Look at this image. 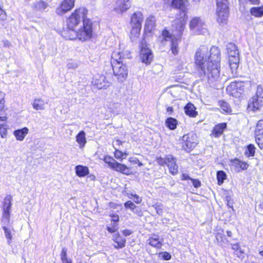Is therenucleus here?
<instances>
[{"mask_svg": "<svg viewBox=\"0 0 263 263\" xmlns=\"http://www.w3.org/2000/svg\"><path fill=\"white\" fill-rule=\"evenodd\" d=\"M220 61V50L216 46H213L209 51L207 47L201 46L195 53V64L203 74L207 76L211 84L214 85L219 80Z\"/></svg>", "mask_w": 263, "mask_h": 263, "instance_id": "f257e3e1", "label": "nucleus"}, {"mask_svg": "<svg viewBox=\"0 0 263 263\" xmlns=\"http://www.w3.org/2000/svg\"><path fill=\"white\" fill-rule=\"evenodd\" d=\"M186 20L176 21L173 25H176V28L173 34H171L167 30H164L162 33V36L165 41H171V51L174 55L178 53V42L180 41L182 32L185 28Z\"/></svg>", "mask_w": 263, "mask_h": 263, "instance_id": "f03ea898", "label": "nucleus"}, {"mask_svg": "<svg viewBox=\"0 0 263 263\" xmlns=\"http://www.w3.org/2000/svg\"><path fill=\"white\" fill-rule=\"evenodd\" d=\"M92 23L90 20H84L83 27L77 30H71L70 33L68 34L67 31H62V35L66 40H74L85 41L92 36Z\"/></svg>", "mask_w": 263, "mask_h": 263, "instance_id": "7ed1b4c3", "label": "nucleus"}, {"mask_svg": "<svg viewBox=\"0 0 263 263\" xmlns=\"http://www.w3.org/2000/svg\"><path fill=\"white\" fill-rule=\"evenodd\" d=\"M121 55L119 51H114L111 56V63L113 72L118 80L123 82L127 77L128 70L123 61H120Z\"/></svg>", "mask_w": 263, "mask_h": 263, "instance_id": "20e7f679", "label": "nucleus"}, {"mask_svg": "<svg viewBox=\"0 0 263 263\" xmlns=\"http://www.w3.org/2000/svg\"><path fill=\"white\" fill-rule=\"evenodd\" d=\"M87 13V10L84 7L75 10L67 20V28L63 31H67V33L70 34L71 30H75L81 21H83V23L84 20H88L86 18Z\"/></svg>", "mask_w": 263, "mask_h": 263, "instance_id": "39448f33", "label": "nucleus"}, {"mask_svg": "<svg viewBox=\"0 0 263 263\" xmlns=\"http://www.w3.org/2000/svg\"><path fill=\"white\" fill-rule=\"evenodd\" d=\"M227 52L229 55V65L232 72H236L239 62V53L237 47L232 43L227 45Z\"/></svg>", "mask_w": 263, "mask_h": 263, "instance_id": "423d86ee", "label": "nucleus"}, {"mask_svg": "<svg viewBox=\"0 0 263 263\" xmlns=\"http://www.w3.org/2000/svg\"><path fill=\"white\" fill-rule=\"evenodd\" d=\"M217 22L221 25L227 23L229 15L228 0H216Z\"/></svg>", "mask_w": 263, "mask_h": 263, "instance_id": "0eeeda50", "label": "nucleus"}, {"mask_svg": "<svg viewBox=\"0 0 263 263\" xmlns=\"http://www.w3.org/2000/svg\"><path fill=\"white\" fill-rule=\"evenodd\" d=\"M164 3L166 4H170L171 6L176 9H178L182 11V20L187 19L186 12L187 7L189 6V2L187 0H164Z\"/></svg>", "mask_w": 263, "mask_h": 263, "instance_id": "6e6552de", "label": "nucleus"}, {"mask_svg": "<svg viewBox=\"0 0 263 263\" xmlns=\"http://www.w3.org/2000/svg\"><path fill=\"white\" fill-rule=\"evenodd\" d=\"M190 28L195 33L203 34L207 32L206 25L199 17H195L190 22Z\"/></svg>", "mask_w": 263, "mask_h": 263, "instance_id": "1a4fd4ad", "label": "nucleus"}, {"mask_svg": "<svg viewBox=\"0 0 263 263\" xmlns=\"http://www.w3.org/2000/svg\"><path fill=\"white\" fill-rule=\"evenodd\" d=\"M182 141L183 148L190 151L195 148L197 144V137L196 134L190 133L184 135L182 138Z\"/></svg>", "mask_w": 263, "mask_h": 263, "instance_id": "9d476101", "label": "nucleus"}, {"mask_svg": "<svg viewBox=\"0 0 263 263\" xmlns=\"http://www.w3.org/2000/svg\"><path fill=\"white\" fill-rule=\"evenodd\" d=\"M140 59L141 62L146 65H149L153 59V53L147 45L142 41L140 45Z\"/></svg>", "mask_w": 263, "mask_h": 263, "instance_id": "9b49d317", "label": "nucleus"}, {"mask_svg": "<svg viewBox=\"0 0 263 263\" xmlns=\"http://www.w3.org/2000/svg\"><path fill=\"white\" fill-rule=\"evenodd\" d=\"M12 197L10 195H7L3 203V219L7 223L9 222L10 211L12 206Z\"/></svg>", "mask_w": 263, "mask_h": 263, "instance_id": "f8f14e48", "label": "nucleus"}, {"mask_svg": "<svg viewBox=\"0 0 263 263\" xmlns=\"http://www.w3.org/2000/svg\"><path fill=\"white\" fill-rule=\"evenodd\" d=\"M214 232L216 241L219 246L227 247L229 245V240L226 237L223 229L217 227Z\"/></svg>", "mask_w": 263, "mask_h": 263, "instance_id": "ddd939ff", "label": "nucleus"}, {"mask_svg": "<svg viewBox=\"0 0 263 263\" xmlns=\"http://www.w3.org/2000/svg\"><path fill=\"white\" fill-rule=\"evenodd\" d=\"M132 0H117L114 6V10L118 13H122L131 6Z\"/></svg>", "mask_w": 263, "mask_h": 263, "instance_id": "4468645a", "label": "nucleus"}, {"mask_svg": "<svg viewBox=\"0 0 263 263\" xmlns=\"http://www.w3.org/2000/svg\"><path fill=\"white\" fill-rule=\"evenodd\" d=\"M75 0H64L57 9L56 13L59 15H62L74 7Z\"/></svg>", "mask_w": 263, "mask_h": 263, "instance_id": "2eb2a0df", "label": "nucleus"}, {"mask_svg": "<svg viewBox=\"0 0 263 263\" xmlns=\"http://www.w3.org/2000/svg\"><path fill=\"white\" fill-rule=\"evenodd\" d=\"M166 165L169 168L170 172L173 175L177 174L178 172V166L176 164V158L172 155L166 156Z\"/></svg>", "mask_w": 263, "mask_h": 263, "instance_id": "dca6fc26", "label": "nucleus"}, {"mask_svg": "<svg viewBox=\"0 0 263 263\" xmlns=\"http://www.w3.org/2000/svg\"><path fill=\"white\" fill-rule=\"evenodd\" d=\"M263 106V97L254 96L250 99L248 107L254 111Z\"/></svg>", "mask_w": 263, "mask_h": 263, "instance_id": "f3484780", "label": "nucleus"}, {"mask_svg": "<svg viewBox=\"0 0 263 263\" xmlns=\"http://www.w3.org/2000/svg\"><path fill=\"white\" fill-rule=\"evenodd\" d=\"M143 21L142 13L140 11L135 12L131 16L130 25L131 26L141 27Z\"/></svg>", "mask_w": 263, "mask_h": 263, "instance_id": "a211bd4d", "label": "nucleus"}, {"mask_svg": "<svg viewBox=\"0 0 263 263\" xmlns=\"http://www.w3.org/2000/svg\"><path fill=\"white\" fill-rule=\"evenodd\" d=\"M3 230L4 232L5 238L7 239V244L9 246H12L13 236L14 235V230L13 228L7 227L6 226L3 227Z\"/></svg>", "mask_w": 263, "mask_h": 263, "instance_id": "6ab92c4d", "label": "nucleus"}, {"mask_svg": "<svg viewBox=\"0 0 263 263\" xmlns=\"http://www.w3.org/2000/svg\"><path fill=\"white\" fill-rule=\"evenodd\" d=\"M112 169L125 175H129L132 173L131 170L129 167L124 164L118 163L117 161L114 163Z\"/></svg>", "mask_w": 263, "mask_h": 263, "instance_id": "aec40b11", "label": "nucleus"}, {"mask_svg": "<svg viewBox=\"0 0 263 263\" xmlns=\"http://www.w3.org/2000/svg\"><path fill=\"white\" fill-rule=\"evenodd\" d=\"M162 239L156 235H152L148 239V243L152 247L160 248L162 245Z\"/></svg>", "mask_w": 263, "mask_h": 263, "instance_id": "412c9836", "label": "nucleus"}, {"mask_svg": "<svg viewBox=\"0 0 263 263\" xmlns=\"http://www.w3.org/2000/svg\"><path fill=\"white\" fill-rule=\"evenodd\" d=\"M29 129L27 127H24L20 129L14 131L13 135L17 141H22L28 134Z\"/></svg>", "mask_w": 263, "mask_h": 263, "instance_id": "4be33fe9", "label": "nucleus"}, {"mask_svg": "<svg viewBox=\"0 0 263 263\" xmlns=\"http://www.w3.org/2000/svg\"><path fill=\"white\" fill-rule=\"evenodd\" d=\"M227 127L226 123H221L216 125L213 128L211 135L214 137L217 138L221 136L224 129Z\"/></svg>", "mask_w": 263, "mask_h": 263, "instance_id": "5701e85b", "label": "nucleus"}, {"mask_svg": "<svg viewBox=\"0 0 263 263\" xmlns=\"http://www.w3.org/2000/svg\"><path fill=\"white\" fill-rule=\"evenodd\" d=\"M112 240L117 243V245L114 246L115 248L117 249L122 248L125 246L126 241L125 238L120 236L118 233L115 234L113 235Z\"/></svg>", "mask_w": 263, "mask_h": 263, "instance_id": "b1692460", "label": "nucleus"}, {"mask_svg": "<svg viewBox=\"0 0 263 263\" xmlns=\"http://www.w3.org/2000/svg\"><path fill=\"white\" fill-rule=\"evenodd\" d=\"M184 112L187 116L191 117H195L197 115V112L196 111V107L191 103H187L184 107Z\"/></svg>", "mask_w": 263, "mask_h": 263, "instance_id": "393cba45", "label": "nucleus"}, {"mask_svg": "<svg viewBox=\"0 0 263 263\" xmlns=\"http://www.w3.org/2000/svg\"><path fill=\"white\" fill-rule=\"evenodd\" d=\"M75 170L76 175L79 177H84L87 175L89 173L88 167L81 165L76 166Z\"/></svg>", "mask_w": 263, "mask_h": 263, "instance_id": "a878e982", "label": "nucleus"}, {"mask_svg": "<svg viewBox=\"0 0 263 263\" xmlns=\"http://www.w3.org/2000/svg\"><path fill=\"white\" fill-rule=\"evenodd\" d=\"M155 25V18L153 16L147 17L145 21V30L148 32H151Z\"/></svg>", "mask_w": 263, "mask_h": 263, "instance_id": "bb28decb", "label": "nucleus"}, {"mask_svg": "<svg viewBox=\"0 0 263 263\" xmlns=\"http://www.w3.org/2000/svg\"><path fill=\"white\" fill-rule=\"evenodd\" d=\"M76 141L79 143L80 148L83 147L86 143L85 133L81 131L76 136Z\"/></svg>", "mask_w": 263, "mask_h": 263, "instance_id": "cd10ccee", "label": "nucleus"}, {"mask_svg": "<svg viewBox=\"0 0 263 263\" xmlns=\"http://www.w3.org/2000/svg\"><path fill=\"white\" fill-rule=\"evenodd\" d=\"M255 140L259 147L263 148V129L255 130Z\"/></svg>", "mask_w": 263, "mask_h": 263, "instance_id": "c85d7f7f", "label": "nucleus"}, {"mask_svg": "<svg viewBox=\"0 0 263 263\" xmlns=\"http://www.w3.org/2000/svg\"><path fill=\"white\" fill-rule=\"evenodd\" d=\"M45 105L44 101L39 98L35 99L32 103L33 108L36 110L44 109Z\"/></svg>", "mask_w": 263, "mask_h": 263, "instance_id": "c756f323", "label": "nucleus"}, {"mask_svg": "<svg viewBox=\"0 0 263 263\" xmlns=\"http://www.w3.org/2000/svg\"><path fill=\"white\" fill-rule=\"evenodd\" d=\"M250 14L255 17H260L263 15V6L254 7L250 9Z\"/></svg>", "mask_w": 263, "mask_h": 263, "instance_id": "7c9ffc66", "label": "nucleus"}, {"mask_svg": "<svg viewBox=\"0 0 263 263\" xmlns=\"http://www.w3.org/2000/svg\"><path fill=\"white\" fill-rule=\"evenodd\" d=\"M131 27L130 39L134 41L139 37L141 27L131 26Z\"/></svg>", "mask_w": 263, "mask_h": 263, "instance_id": "2f4dec72", "label": "nucleus"}, {"mask_svg": "<svg viewBox=\"0 0 263 263\" xmlns=\"http://www.w3.org/2000/svg\"><path fill=\"white\" fill-rule=\"evenodd\" d=\"M177 123V120L171 117L167 118L165 121L166 125L171 130H174L176 128Z\"/></svg>", "mask_w": 263, "mask_h": 263, "instance_id": "473e14b6", "label": "nucleus"}, {"mask_svg": "<svg viewBox=\"0 0 263 263\" xmlns=\"http://www.w3.org/2000/svg\"><path fill=\"white\" fill-rule=\"evenodd\" d=\"M48 7V4L43 1H39L33 4V7L36 10L43 11Z\"/></svg>", "mask_w": 263, "mask_h": 263, "instance_id": "72a5a7b5", "label": "nucleus"}, {"mask_svg": "<svg viewBox=\"0 0 263 263\" xmlns=\"http://www.w3.org/2000/svg\"><path fill=\"white\" fill-rule=\"evenodd\" d=\"M219 104L223 112L228 114L231 112V108L227 102L223 101H220L219 102Z\"/></svg>", "mask_w": 263, "mask_h": 263, "instance_id": "f704fd0d", "label": "nucleus"}, {"mask_svg": "<svg viewBox=\"0 0 263 263\" xmlns=\"http://www.w3.org/2000/svg\"><path fill=\"white\" fill-rule=\"evenodd\" d=\"M227 175L223 171H219L217 172V179L218 185H221L225 179H226Z\"/></svg>", "mask_w": 263, "mask_h": 263, "instance_id": "c9c22d12", "label": "nucleus"}, {"mask_svg": "<svg viewBox=\"0 0 263 263\" xmlns=\"http://www.w3.org/2000/svg\"><path fill=\"white\" fill-rule=\"evenodd\" d=\"M5 96V94L4 93L0 91V111L2 110L4 108ZM5 119H6V117L5 116H1V114H0V120L2 121H3Z\"/></svg>", "mask_w": 263, "mask_h": 263, "instance_id": "e433bc0d", "label": "nucleus"}, {"mask_svg": "<svg viewBox=\"0 0 263 263\" xmlns=\"http://www.w3.org/2000/svg\"><path fill=\"white\" fill-rule=\"evenodd\" d=\"M103 161L108 164V166L111 168L114 166V163L117 162L112 157L108 156H105L103 158Z\"/></svg>", "mask_w": 263, "mask_h": 263, "instance_id": "4c0bfd02", "label": "nucleus"}, {"mask_svg": "<svg viewBox=\"0 0 263 263\" xmlns=\"http://www.w3.org/2000/svg\"><path fill=\"white\" fill-rule=\"evenodd\" d=\"M235 164L237 166H239V168L237 169L238 172H239L240 170H247L249 165L246 162H241L237 159L235 160Z\"/></svg>", "mask_w": 263, "mask_h": 263, "instance_id": "58836bf2", "label": "nucleus"}, {"mask_svg": "<svg viewBox=\"0 0 263 263\" xmlns=\"http://www.w3.org/2000/svg\"><path fill=\"white\" fill-rule=\"evenodd\" d=\"M255 147L252 144H250L247 147V149L245 152V155L247 157L253 156L255 153Z\"/></svg>", "mask_w": 263, "mask_h": 263, "instance_id": "ea45409f", "label": "nucleus"}, {"mask_svg": "<svg viewBox=\"0 0 263 263\" xmlns=\"http://www.w3.org/2000/svg\"><path fill=\"white\" fill-rule=\"evenodd\" d=\"M238 86H240V83L236 81L232 82L227 87V90H236Z\"/></svg>", "mask_w": 263, "mask_h": 263, "instance_id": "a19ab883", "label": "nucleus"}, {"mask_svg": "<svg viewBox=\"0 0 263 263\" xmlns=\"http://www.w3.org/2000/svg\"><path fill=\"white\" fill-rule=\"evenodd\" d=\"M116 51H119L120 52V55H121V59L120 61H123L124 59H129L132 58L130 53L128 50L124 51L123 52H121L120 50H117Z\"/></svg>", "mask_w": 263, "mask_h": 263, "instance_id": "79ce46f5", "label": "nucleus"}, {"mask_svg": "<svg viewBox=\"0 0 263 263\" xmlns=\"http://www.w3.org/2000/svg\"><path fill=\"white\" fill-rule=\"evenodd\" d=\"M79 64L77 62L74 61H69L67 63V67L69 69H76L78 68Z\"/></svg>", "mask_w": 263, "mask_h": 263, "instance_id": "37998d69", "label": "nucleus"}, {"mask_svg": "<svg viewBox=\"0 0 263 263\" xmlns=\"http://www.w3.org/2000/svg\"><path fill=\"white\" fill-rule=\"evenodd\" d=\"M115 157L117 159H124L125 158V157L128 155L126 153H123L121 151L116 149L115 152Z\"/></svg>", "mask_w": 263, "mask_h": 263, "instance_id": "c03bdc74", "label": "nucleus"}, {"mask_svg": "<svg viewBox=\"0 0 263 263\" xmlns=\"http://www.w3.org/2000/svg\"><path fill=\"white\" fill-rule=\"evenodd\" d=\"M153 207L155 209L158 214L161 215L162 214L163 210L161 203H156L153 205Z\"/></svg>", "mask_w": 263, "mask_h": 263, "instance_id": "a18cd8bd", "label": "nucleus"}, {"mask_svg": "<svg viewBox=\"0 0 263 263\" xmlns=\"http://www.w3.org/2000/svg\"><path fill=\"white\" fill-rule=\"evenodd\" d=\"M107 230L110 233L115 232L118 230V224L117 223L111 222L110 226L107 227Z\"/></svg>", "mask_w": 263, "mask_h": 263, "instance_id": "49530a36", "label": "nucleus"}, {"mask_svg": "<svg viewBox=\"0 0 263 263\" xmlns=\"http://www.w3.org/2000/svg\"><path fill=\"white\" fill-rule=\"evenodd\" d=\"M124 206L126 209H130L133 212H134V210L136 208V206L135 205V204L133 202L130 201H128L124 203Z\"/></svg>", "mask_w": 263, "mask_h": 263, "instance_id": "de8ad7c7", "label": "nucleus"}, {"mask_svg": "<svg viewBox=\"0 0 263 263\" xmlns=\"http://www.w3.org/2000/svg\"><path fill=\"white\" fill-rule=\"evenodd\" d=\"M61 258L62 261V262L64 261H66L69 260L67 257V249L65 248H63L61 254Z\"/></svg>", "mask_w": 263, "mask_h": 263, "instance_id": "09e8293b", "label": "nucleus"}, {"mask_svg": "<svg viewBox=\"0 0 263 263\" xmlns=\"http://www.w3.org/2000/svg\"><path fill=\"white\" fill-rule=\"evenodd\" d=\"M112 108L114 109L113 111L114 112H116V114H119V112L121 111L120 110V106L121 104L119 103H113L112 105Z\"/></svg>", "mask_w": 263, "mask_h": 263, "instance_id": "8fccbe9b", "label": "nucleus"}, {"mask_svg": "<svg viewBox=\"0 0 263 263\" xmlns=\"http://www.w3.org/2000/svg\"><path fill=\"white\" fill-rule=\"evenodd\" d=\"M95 84L97 85V87L99 89H106L110 85V83L109 82L105 83L103 85H102L101 83L95 82Z\"/></svg>", "mask_w": 263, "mask_h": 263, "instance_id": "3c124183", "label": "nucleus"}, {"mask_svg": "<svg viewBox=\"0 0 263 263\" xmlns=\"http://www.w3.org/2000/svg\"><path fill=\"white\" fill-rule=\"evenodd\" d=\"M159 256H161L164 260H168L171 258V255L170 253L164 252L159 253Z\"/></svg>", "mask_w": 263, "mask_h": 263, "instance_id": "603ef678", "label": "nucleus"}, {"mask_svg": "<svg viewBox=\"0 0 263 263\" xmlns=\"http://www.w3.org/2000/svg\"><path fill=\"white\" fill-rule=\"evenodd\" d=\"M7 129L6 128L4 127L3 124H0V134L2 138H4L7 135Z\"/></svg>", "mask_w": 263, "mask_h": 263, "instance_id": "864d4df0", "label": "nucleus"}, {"mask_svg": "<svg viewBox=\"0 0 263 263\" xmlns=\"http://www.w3.org/2000/svg\"><path fill=\"white\" fill-rule=\"evenodd\" d=\"M191 180L192 182L193 186L195 188H198V187L200 186L201 183H200V181L199 180L195 179H191Z\"/></svg>", "mask_w": 263, "mask_h": 263, "instance_id": "5fc2aeb1", "label": "nucleus"}, {"mask_svg": "<svg viewBox=\"0 0 263 263\" xmlns=\"http://www.w3.org/2000/svg\"><path fill=\"white\" fill-rule=\"evenodd\" d=\"M110 216L112 218L111 222L117 223V222L119 220V217L118 215L116 214H110Z\"/></svg>", "mask_w": 263, "mask_h": 263, "instance_id": "6e6d98bb", "label": "nucleus"}, {"mask_svg": "<svg viewBox=\"0 0 263 263\" xmlns=\"http://www.w3.org/2000/svg\"><path fill=\"white\" fill-rule=\"evenodd\" d=\"M131 196L134 197L133 200L136 203H140L142 201V199L137 194H131Z\"/></svg>", "mask_w": 263, "mask_h": 263, "instance_id": "4d7b16f0", "label": "nucleus"}, {"mask_svg": "<svg viewBox=\"0 0 263 263\" xmlns=\"http://www.w3.org/2000/svg\"><path fill=\"white\" fill-rule=\"evenodd\" d=\"M6 14L5 11L2 9V7H0V20H4L6 18Z\"/></svg>", "mask_w": 263, "mask_h": 263, "instance_id": "13d9d810", "label": "nucleus"}, {"mask_svg": "<svg viewBox=\"0 0 263 263\" xmlns=\"http://www.w3.org/2000/svg\"><path fill=\"white\" fill-rule=\"evenodd\" d=\"M258 129H263V120H260L258 121L256 125V130Z\"/></svg>", "mask_w": 263, "mask_h": 263, "instance_id": "bf43d9fd", "label": "nucleus"}, {"mask_svg": "<svg viewBox=\"0 0 263 263\" xmlns=\"http://www.w3.org/2000/svg\"><path fill=\"white\" fill-rule=\"evenodd\" d=\"M166 157L164 159H162L161 158H160L159 159H158V163L159 164L161 165H164V164L166 165Z\"/></svg>", "mask_w": 263, "mask_h": 263, "instance_id": "052dcab7", "label": "nucleus"}, {"mask_svg": "<svg viewBox=\"0 0 263 263\" xmlns=\"http://www.w3.org/2000/svg\"><path fill=\"white\" fill-rule=\"evenodd\" d=\"M244 252L241 249H239V250L235 252V254L237 256V257L239 258L243 257V254Z\"/></svg>", "mask_w": 263, "mask_h": 263, "instance_id": "680f3d73", "label": "nucleus"}, {"mask_svg": "<svg viewBox=\"0 0 263 263\" xmlns=\"http://www.w3.org/2000/svg\"><path fill=\"white\" fill-rule=\"evenodd\" d=\"M232 248L233 250H234L235 252L239 250L240 249V246L238 243H235L232 245Z\"/></svg>", "mask_w": 263, "mask_h": 263, "instance_id": "e2e57ef3", "label": "nucleus"}, {"mask_svg": "<svg viewBox=\"0 0 263 263\" xmlns=\"http://www.w3.org/2000/svg\"><path fill=\"white\" fill-rule=\"evenodd\" d=\"M247 2H249L252 5L258 4L259 0H246Z\"/></svg>", "mask_w": 263, "mask_h": 263, "instance_id": "0e129e2a", "label": "nucleus"}, {"mask_svg": "<svg viewBox=\"0 0 263 263\" xmlns=\"http://www.w3.org/2000/svg\"><path fill=\"white\" fill-rule=\"evenodd\" d=\"M118 205L116 203H113V202H110L109 203V207L111 209H117Z\"/></svg>", "mask_w": 263, "mask_h": 263, "instance_id": "69168bd1", "label": "nucleus"}, {"mask_svg": "<svg viewBox=\"0 0 263 263\" xmlns=\"http://www.w3.org/2000/svg\"><path fill=\"white\" fill-rule=\"evenodd\" d=\"M131 234V232L128 231V230H125L123 231V234L125 235V236H129V235H130Z\"/></svg>", "mask_w": 263, "mask_h": 263, "instance_id": "338daca9", "label": "nucleus"}, {"mask_svg": "<svg viewBox=\"0 0 263 263\" xmlns=\"http://www.w3.org/2000/svg\"><path fill=\"white\" fill-rule=\"evenodd\" d=\"M259 254L263 256V246H261L260 248Z\"/></svg>", "mask_w": 263, "mask_h": 263, "instance_id": "774afa93", "label": "nucleus"}]
</instances>
